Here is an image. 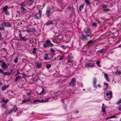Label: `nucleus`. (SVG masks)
<instances>
[{"instance_id":"obj_63","label":"nucleus","mask_w":121,"mask_h":121,"mask_svg":"<svg viewBox=\"0 0 121 121\" xmlns=\"http://www.w3.org/2000/svg\"><path fill=\"white\" fill-rule=\"evenodd\" d=\"M3 62H4L3 61V60H0V62H2L3 63Z\"/></svg>"},{"instance_id":"obj_58","label":"nucleus","mask_w":121,"mask_h":121,"mask_svg":"<svg viewBox=\"0 0 121 121\" xmlns=\"http://www.w3.org/2000/svg\"><path fill=\"white\" fill-rule=\"evenodd\" d=\"M3 85L2 83L0 82V86H2Z\"/></svg>"},{"instance_id":"obj_39","label":"nucleus","mask_w":121,"mask_h":121,"mask_svg":"<svg viewBox=\"0 0 121 121\" xmlns=\"http://www.w3.org/2000/svg\"><path fill=\"white\" fill-rule=\"evenodd\" d=\"M21 8L22 9L23 11H24L26 10V9L24 7H21Z\"/></svg>"},{"instance_id":"obj_60","label":"nucleus","mask_w":121,"mask_h":121,"mask_svg":"<svg viewBox=\"0 0 121 121\" xmlns=\"http://www.w3.org/2000/svg\"><path fill=\"white\" fill-rule=\"evenodd\" d=\"M36 53V51H33L32 52V53L33 54H34Z\"/></svg>"},{"instance_id":"obj_29","label":"nucleus","mask_w":121,"mask_h":121,"mask_svg":"<svg viewBox=\"0 0 121 121\" xmlns=\"http://www.w3.org/2000/svg\"><path fill=\"white\" fill-rule=\"evenodd\" d=\"M92 26L95 27H96L97 26V23L95 22H94V23H93L92 24Z\"/></svg>"},{"instance_id":"obj_56","label":"nucleus","mask_w":121,"mask_h":121,"mask_svg":"<svg viewBox=\"0 0 121 121\" xmlns=\"http://www.w3.org/2000/svg\"><path fill=\"white\" fill-rule=\"evenodd\" d=\"M31 94L29 93H27V95L28 96L30 95Z\"/></svg>"},{"instance_id":"obj_31","label":"nucleus","mask_w":121,"mask_h":121,"mask_svg":"<svg viewBox=\"0 0 121 121\" xmlns=\"http://www.w3.org/2000/svg\"><path fill=\"white\" fill-rule=\"evenodd\" d=\"M27 39L25 37H23L21 38V40H22L24 41H26Z\"/></svg>"},{"instance_id":"obj_30","label":"nucleus","mask_w":121,"mask_h":121,"mask_svg":"<svg viewBox=\"0 0 121 121\" xmlns=\"http://www.w3.org/2000/svg\"><path fill=\"white\" fill-rule=\"evenodd\" d=\"M104 49L103 48L98 50L97 52L99 53H102L104 51Z\"/></svg>"},{"instance_id":"obj_48","label":"nucleus","mask_w":121,"mask_h":121,"mask_svg":"<svg viewBox=\"0 0 121 121\" xmlns=\"http://www.w3.org/2000/svg\"><path fill=\"white\" fill-rule=\"evenodd\" d=\"M4 28L3 27H0V30H4Z\"/></svg>"},{"instance_id":"obj_49","label":"nucleus","mask_w":121,"mask_h":121,"mask_svg":"<svg viewBox=\"0 0 121 121\" xmlns=\"http://www.w3.org/2000/svg\"><path fill=\"white\" fill-rule=\"evenodd\" d=\"M20 5L21 6V7H24V3H22Z\"/></svg>"},{"instance_id":"obj_34","label":"nucleus","mask_w":121,"mask_h":121,"mask_svg":"<svg viewBox=\"0 0 121 121\" xmlns=\"http://www.w3.org/2000/svg\"><path fill=\"white\" fill-rule=\"evenodd\" d=\"M121 103V99L117 102L116 104H119Z\"/></svg>"},{"instance_id":"obj_28","label":"nucleus","mask_w":121,"mask_h":121,"mask_svg":"<svg viewBox=\"0 0 121 121\" xmlns=\"http://www.w3.org/2000/svg\"><path fill=\"white\" fill-rule=\"evenodd\" d=\"M5 26H6L10 27L11 26V25L8 23H6L5 22Z\"/></svg>"},{"instance_id":"obj_10","label":"nucleus","mask_w":121,"mask_h":121,"mask_svg":"<svg viewBox=\"0 0 121 121\" xmlns=\"http://www.w3.org/2000/svg\"><path fill=\"white\" fill-rule=\"evenodd\" d=\"M106 95L108 96V99H110L112 96V92H110L109 93H107L106 94Z\"/></svg>"},{"instance_id":"obj_17","label":"nucleus","mask_w":121,"mask_h":121,"mask_svg":"<svg viewBox=\"0 0 121 121\" xmlns=\"http://www.w3.org/2000/svg\"><path fill=\"white\" fill-rule=\"evenodd\" d=\"M72 56H69L68 58V61L69 62H71L72 61Z\"/></svg>"},{"instance_id":"obj_38","label":"nucleus","mask_w":121,"mask_h":121,"mask_svg":"<svg viewBox=\"0 0 121 121\" xmlns=\"http://www.w3.org/2000/svg\"><path fill=\"white\" fill-rule=\"evenodd\" d=\"M17 58L16 57L15 60H14V62L15 63H17Z\"/></svg>"},{"instance_id":"obj_2","label":"nucleus","mask_w":121,"mask_h":121,"mask_svg":"<svg viewBox=\"0 0 121 121\" xmlns=\"http://www.w3.org/2000/svg\"><path fill=\"white\" fill-rule=\"evenodd\" d=\"M76 79L75 78H73L71 81L69 85L70 86H74L75 85Z\"/></svg>"},{"instance_id":"obj_3","label":"nucleus","mask_w":121,"mask_h":121,"mask_svg":"<svg viewBox=\"0 0 121 121\" xmlns=\"http://www.w3.org/2000/svg\"><path fill=\"white\" fill-rule=\"evenodd\" d=\"M42 11L41 10H39L38 13L37 14L36 17H35V19H39L41 17V15L42 14Z\"/></svg>"},{"instance_id":"obj_41","label":"nucleus","mask_w":121,"mask_h":121,"mask_svg":"<svg viewBox=\"0 0 121 121\" xmlns=\"http://www.w3.org/2000/svg\"><path fill=\"white\" fill-rule=\"evenodd\" d=\"M100 62L99 61H97L96 62V64L98 66H100V65H99Z\"/></svg>"},{"instance_id":"obj_45","label":"nucleus","mask_w":121,"mask_h":121,"mask_svg":"<svg viewBox=\"0 0 121 121\" xmlns=\"http://www.w3.org/2000/svg\"><path fill=\"white\" fill-rule=\"evenodd\" d=\"M45 91V89L44 88H42V91L40 93H43Z\"/></svg>"},{"instance_id":"obj_1","label":"nucleus","mask_w":121,"mask_h":121,"mask_svg":"<svg viewBox=\"0 0 121 121\" xmlns=\"http://www.w3.org/2000/svg\"><path fill=\"white\" fill-rule=\"evenodd\" d=\"M49 45H53V44L51 43L50 41L49 40H47L46 42L43 44V46L45 48L48 47Z\"/></svg>"},{"instance_id":"obj_35","label":"nucleus","mask_w":121,"mask_h":121,"mask_svg":"<svg viewBox=\"0 0 121 121\" xmlns=\"http://www.w3.org/2000/svg\"><path fill=\"white\" fill-rule=\"evenodd\" d=\"M86 3L88 4H90V3L89 2V1L88 0H85Z\"/></svg>"},{"instance_id":"obj_64","label":"nucleus","mask_w":121,"mask_h":121,"mask_svg":"<svg viewBox=\"0 0 121 121\" xmlns=\"http://www.w3.org/2000/svg\"><path fill=\"white\" fill-rule=\"evenodd\" d=\"M22 24V22H20L18 23L19 24H20V25H21Z\"/></svg>"},{"instance_id":"obj_36","label":"nucleus","mask_w":121,"mask_h":121,"mask_svg":"<svg viewBox=\"0 0 121 121\" xmlns=\"http://www.w3.org/2000/svg\"><path fill=\"white\" fill-rule=\"evenodd\" d=\"M117 108L118 110L121 111V106L117 107Z\"/></svg>"},{"instance_id":"obj_15","label":"nucleus","mask_w":121,"mask_h":121,"mask_svg":"<svg viewBox=\"0 0 121 121\" xmlns=\"http://www.w3.org/2000/svg\"><path fill=\"white\" fill-rule=\"evenodd\" d=\"M9 87V85H7L5 87L2 86V89L3 91L5 90Z\"/></svg>"},{"instance_id":"obj_13","label":"nucleus","mask_w":121,"mask_h":121,"mask_svg":"<svg viewBox=\"0 0 121 121\" xmlns=\"http://www.w3.org/2000/svg\"><path fill=\"white\" fill-rule=\"evenodd\" d=\"M104 76L105 77L106 80L108 82H109V79L108 77V75L106 73H105Z\"/></svg>"},{"instance_id":"obj_16","label":"nucleus","mask_w":121,"mask_h":121,"mask_svg":"<svg viewBox=\"0 0 121 121\" xmlns=\"http://www.w3.org/2000/svg\"><path fill=\"white\" fill-rule=\"evenodd\" d=\"M81 38L82 40H85L87 39L86 35H83L81 36Z\"/></svg>"},{"instance_id":"obj_27","label":"nucleus","mask_w":121,"mask_h":121,"mask_svg":"<svg viewBox=\"0 0 121 121\" xmlns=\"http://www.w3.org/2000/svg\"><path fill=\"white\" fill-rule=\"evenodd\" d=\"M83 5H82L80 6L79 9V10L80 11L81 10L83 9Z\"/></svg>"},{"instance_id":"obj_20","label":"nucleus","mask_w":121,"mask_h":121,"mask_svg":"<svg viewBox=\"0 0 121 121\" xmlns=\"http://www.w3.org/2000/svg\"><path fill=\"white\" fill-rule=\"evenodd\" d=\"M97 80L95 78H94L93 79V84L95 87H96V86H95V84Z\"/></svg>"},{"instance_id":"obj_53","label":"nucleus","mask_w":121,"mask_h":121,"mask_svg":"<svg viewBox=\"0 0 121 121\" xmlns=\"http://www.w3.org/2000/svg\"><path fill=\"white\" fill-rule=\"evenodd\" d=\"M29 1L33 3H34V1L33 0H29Z\"/></svg>"},{"instance_id":"obj_8","label":"nucleus","mask_w":121,"mask_h":121,"mask_svg":"<svg viewBox=\"0 0 121 121\" xmlns=\"http://www.w3.org/2000/svg\"><path fill=\"white\" fill-rule=\"evenodd\" d=\"M95 66L94 64L88 62L86 63L85 65V66L86 67H90L92 66Z\"/></svg>"},{"instance_id":"obj_40","label":"nucleus","mask_w":121,"mask_h":121,"mask_svg":"<svg viewBox=\"0 0 121 121\" xmlns=\"http://www.w3.org/2000/svg\"><path fill=\"white\" fill-rule=\"evenodd\" d=\"M5 13L6 15H9V12L7 10L5 11Z\"/></svg>"},{"instance_id":"obj_32","label":"nucleus","mask_w":121,"mask_h":121,"mask_svg":"<svg viewBox=\"0 0 121 121\" xmlns=\"http://www.w3.org/2000/svg\"><path fill=\"white\" fill-rule=\"evenodd\" d=\"M14 69H12L10 71V72L9 73L10 75L12 74V73H13V72L14 71Z\"/></svg>"},{"instance_id":"obj_54","label":"nucleus","mask_w":121,"mask_h":121,"mask_svg":"<svg viewBox=\"0 0 121 121\" xmlns=\"http://www.w3.org/2000/svg\"><path fill=\"white\" fill-rule=\"evenodd\" d=\"M3 39L2 38V36L1 35H0V40H1L2 39Z\"/></svg>"},{"instance_id":"obj_62","label":"nucleus","mask_w":121,"mask_h":121,"mask_svg":"<svg viewBox=\"0 0 121 121\" xmlns=\"http://www.w3.org/2000/svg\"><path fill=\"white\" fill-rule=\"evenodd\" d=\"M36 50V49L35 48H34L33 49V51H35Z\"/></svg>"},{"instance_id":"obj_55","label":"nucleus","mask_w":121,"mask_h":121,"mask_svg":"<svg viewBox=\"0 0 121 121\" xmlns=\"http://www.w3.org/2000/svg\"><path fill=\"white\" fill-rule=\"evenodd\" d=\"M63 59V57H61V58H60L59 59V60H62Z\"/></svg>"},{"instance_id":"obj_23","label":"nucleus","mask_w":121,"mask_h":121,"mask_svg":"<svg viewBox=\"0 0 121 121\" xmlns=\"http://www.w3.org/2000/svg\"><path fill=\"white\" fill-rule=\"evenodd\" d=\"M8 8V7L7 6H4L3 8V10L5 11H7V9Z\"/></svg>"},{"instance_id":"obj_4","label":"nucleus","mask_w":121,"mask_h":121,"mask_svg":"<svg viewBox=\"0 0 121 121\" xmlns=\"http://www.w3.org/2000/svg\"><path fill=\"white\" fill-rule=\"evenodd\" d=\"M17 107L16 105H15L13 107V109L9 112V114H10L13 112H15L17 111Z\"/></svg>"},{"instance_id":"obj_57","label":"nucleus","mask_w":121,"mask_h":121,"mask_svg":"<svg viewBox=\"0 0 121 121\" xmlns=\"http://www.w3.org/2000/svg\"><path fill=\"white\" fill-rule=\"evenodd\" d=\"M40 101V100H35L34 101V102H39V101Z\"/></svg>"},{"instance_id":"obj_44","label":"nucleus","mask_w":121,"mask_h":121,"mask_svg":"<svg viewBox=\"0 0 121 121\" xmlns=\"http://www.w3.org/2000/svg\"><path fill=\"white\" fill-rule=\"evenodd\" d=\"M0 73L2 74L4 73V72L3 71V70L1 69H0Z\"/></svg>"},{"instance_id":"obj_47","label":"nucleus","mask_w":121,"mask_h":121,"mask_svg":"<svg viewBox=\"0 0 121 121\" xmlns=\"http://www.w3.org/2000/svg\"><path fill=\"white\" fill-rule=\"evenodd\" d=\"M6 75L7 76H9L10 75V73L9 72H7L6 73Z\"/></svg>"},{"instance_id":"obj_61","label":"nucleus","mask_w":121,"mask_h":121,"mask_svg":"<svg viewBox=\"0 0 121 121\" xmlns=\"http://www.w3.org/2000/svg\"><path fill=\"white\" fill-rule=\"evenodd\" d=\"M6 73H7V72H4V73H3L2 74H4L5 75H6Z\"/></svg>"},{"instance_id":"obj_11","label":"nucleus","mask_w":121,"mask_h":121,"mask_svg":"<svg viewBox=\"0 0 121 121\" xmlns=\"http://www.w3.org/2000/svg\"><path fill=\"white\" fill-rule=\"evenodd\" d=\"M103 9V10L104 11H108V9L107 8V5L106 4H104L102 7Z\"/></svg>"},{"instance_id":"obj_9","label":"nucleus","mask_w":121,"mask_h":121,"mask_svg":"<svg viewBox=\"0 0 121 121\" xmlns=\"http://www.w3.org/2000/svg\"><path fill=\"white\" fill-rule=\"evenodd\" d=\"M107 108L106 105H104V104H103L102 107V111L103 112L106 113L105 110Z\"/></svg>"},{"instance_id":"obj_7","label":"nucleus","mask_w":121,"mask_h":121,"mask_svg":"<svg viewBox=\"0 0 121 121\" xmlns=\"http://www.w3.org/2000/svg\"><path fill=\"white\" fill-rule=\"evenodd\" d=\"M51 10L50 8L49 7H48L47 8V10L46 13V14L47 16L48 17L50 15V11Z\"/></svg>"},{"instance_id":"obj_6","label":"nucleus","mask_w":121,"mask_h":121,"mask_svg":"<svg viewBox=\"0 0 121 121\" xmlns=\"http://www.w3.org/2000/svg\"><path fill=\"white\" fill-rule=\"evenodd\" d=\"M9 64L8 63L6 64L4 62H3L2 64H1V66L3 69H5L8 68Z\"/></svg>"},{"instance_id":"obj_50","label":"nucleus","mask_w":121,"mask_h":121,"mask_svg":"<svg viewBox=\"0 0 121 121\" xmlns=\"http://www.w3.org/2000/svg\"><path fill=\"white\" fill-rule=\"evenodd\" d=\"M26 32L28 33H30V30H27Z\"/></svg>"},{"instance_id":"obj_22","label":"nucleus","mask_w":121,"mask_h":121,"mask_svg":"<svg viewBox=\"0 0 121 121\" xmlns=\"http://www.w3.org/2000/svg\"><path fill=\"white\" fill-rule=\"evenodd\" d=\"M6 104H5V103H3L2 104V108L5 109L6 108Z\"/></svg>"},{"instance_id":"obj_33","label":"nucleus","mask_w":121,"mask_h":121,"mask_svg":"<svg viewBox=\"0 0 121 121\" xmlns=\"http://www.w3.org/2000/svg\"><path fill=\"white\" fill-rule=\"evenodd\" d=\"M0 25L2 26H5V22H4L1 23V24Z\"/></svg>"},{"instance_id":"obj_18","label":"nucleus","mask_w":121,"mask_h":121,"mask_svg":"<svg viewBox=\"0 0 121 121\" xmlns=\"http://www.w3.org/2000/svg\"><path fill=\"white\" fill-rule=\"evenodd\" d=\"M94 42V41L92 40H90L89 41H88L87 43V45L88 46H89L91 44L93 43Z\"/></svg>"},{"instance_id":"obj_12","label":"nucleus","mask_w":121,"mask_h":121,"mask_svg":"<svg viewBox=\"0 0 121 121\" xmlns=\"http://www.w3.org/2000/svg\"><path fill=\"white\" fill-rule=\"evenodd\" d=\"M53 21H49L46 23V25L47 26H48L50 25L53 24Z\"/></svg>"},{"instance_id":"obj_51","label":"nucleus","mask_w":121,"mask_h":121,"mask_svg":"<svg viewBox=\"0 0 121 121\" xmlns=\"http://www.w3.org/2000/svg\"><path fill=\"white\" fill-rule=\"evenodd\" d=\"M115 117H116L115 116H112L110 117V118H113Z\"/></svg>"},{"instance_id":"obj_24","label":"nucleus","mask_w":121,"mask_h":121,"mask_svg":"<svg viewBox=\"0 0 121 121\" xmlns=\"http://www.w3.org/2000/svg\"><path fill=\"white\" fill-rule=\"evenodd\" d=\"M41 63H38L36 65V67L38 68H40L41 66Z\"/></svg>"},{"instance_id":"obj_42","label":"nucleus","mask_w":121,"mask_h":121,"mask_svg":"<svg viewBox=\"0 0 121 121\" xmlns=\"http://www.w3.org/2000/svg\"><path fill=\"white\" fill-rule=\"evenodd\" d=\"M19 37L20 38V39L21 40V38L22 37V34L21 33H20L19 34Z\"/></svg>"},{"instance_id":"obj_26","label":"nucleus","mask_w":121,"mask_h":121,"mask_svg":"<svg viewBox=\"0 0 121 121\" xmlns=\"http://www.w3.org/2000/svg\"><path fill=\"white\" fill-rule=\"evenodd\" d=\"M51 65L50 64H47L46 65V68L47 69H49L51 67Z\"/></svg>"},{"instance_id":"obj_14","label":"nucleus","mask_w":121,"mask_h":121,"mask_svg":"<svg viewBox=\"0 0 121 121\" xmlns=\"http://www.w3.org/2000/svg\"><path fill=\"white\" fill-rule=\"evenodd\" d=\"M115 73L116 75L121 74V71L117 69L116 71L115 72Z\"/></svg>"},{"instance_id":"obj_21","label":"nucleus","mask_w":121,"mask_h":121,"mask_svg":"<svg viewBox=\"0 0 121 121\" xmlns=\"http://www.w3.org/2000/svg\"><path fill=\"white\" fill-rule=\"evenodd\" d=\"M21 78V77L20 76H17L15 79V82H17L18 79L20 78Z\"/></svg>"},{"instance_id":"obj_59","label":"nucleus","mask_w":121,"mask_h":121,"mask_svg":"<svg viewBox=\"0 0 121 121\" xmlns=\"http://www.w3.org/2000/svg\"><path fill=\"white\" fill-rule=\"evenodd\" d=\"M20 73V72L19 71H18L16 74V75H18Z\"/></svg>"},{"instance_id":"obj_46","label":"nucleus","mask_w":121,"mask_h":121,"mask_svg":"<svg viewBox=\"0 0 121 121\" xmlns=\"http://www.w3.org/2000/svg\"><path fill=\"white\" fill-rule=\"evenodd\" d=\"M62 48L63 49H66V47L65 46H62Z\"/></svg>"},{"instance_id":"obj_43","label":"nucleus","mask_w":121,"mask_h":121,"mask_svg":"<svg viewBox=\"0 0 121 121\" xmlns=\"http://www.w3.org/2000/svg\"><path fill=\"white\" fill-rule=\"evenodd\" d=\"M26 102H27V101H26V99H24L22 101V102L23 103H25Z\"/></svg>"},{"instance_id":"obj_5","label":"nucleus","mask_w":121,"mask_h":121,"mask_svg":"<svg viewBox=\"0 0 121 121\" xmlns=\"http://www.w3.org/2000/svg\"><path fill=\"white\" fill-rule=\"evenodd\" d=\"M89 29L87 28H86L84 29V31L86 35L88 37H91V34L89 32Z\"/></svg>"},{"instance_id":"obj_37","label":"nucleus","mask_w":121,"mask_h":121,"mask_svg":"<svg viewBox=\"0 0 121 121\" xmlns=\"http://www.w3.org/2000/svg\"><path fill=\"white\" fill-rule=\"evenodd\" d=\"M51 52L53 53L55 52V51L52 48H51L50 49Z\"/></svg>"},{"instance_id":"obj_19","label":"nucleus","mask_w":121,"mask_h":121,"mask_svg":"<svg viewBox=\"0 0 121 121\" xmlns=\"http://www.w3.org/2000/svg\"><path fill=\"white\" fill-rule=\"evenodd\" d=\"M8 101V100L7 99L6 100H5L4 99H2V101L3 103H5V104H7V102Z\"/></svg>"},{"instance_id":"obj_25","label":"nucleus","mask_w":121,"mask_h":121,"mask_svg":"<svg viewBox=\"0 0 121 121\" xmlns=\"http://www.w3.org/2000/svg\"><path fill=\"white\" fill-rule=\"evenodd\" d=\"M44 59L46 60H48V55L47 54H46L45 55H44Z\"/></svg>"},{"instance_id":"obj_52","label":"nucleus","mask_w":121,"mask_h":121,"mask_svg":"<svg viewBox=\"0 0 121 121\" xmlns=\"http://www.w3.org/2000/svg\"><path fill=\"white\" fill-rule=\"evenodd\" d=\"M30 98H28V99H26L27 102H28V101H30Z\"/></svg>"}]
</instances>
